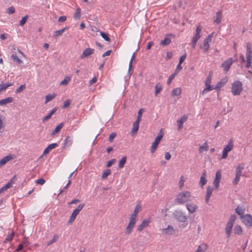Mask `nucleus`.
Here are the masks:
<instances>
[{
	"label": "nucleus",
	"instance_id": "obj_1",
	"mask_svg": "<svg viewBox=\"0 0 252 252\" xmlns=\"http://www.w3.org/2000/svg\"><path fill=\"white\" fill-rule=\"evenodd\" d=\"M191 196L189 191H185L179 193L175 199V203L177 204H184L187 202Z\"/></svg>",
	"mask_w": 252,
	"mask_h": 252
},
{
	"label": "nucleus",
	"instance_id": "obj_2",
	"mask_svg": "<svg viewBox=\"0 0 252 252\" xmlns=\"http://www.w3.org/2000/svg\"><path fill=\"white\" fill-rule=\"evenodd\" d=\"M243 90V85L240 81H234L231 86V92L234 95H239Z\"/></svg>",
	"mask_w": 252,
	"mask_h": 252
},
{
	"label": "nucleus",
	"instance_id": "obj_3",
	"mask_svg": "<svg viewBox=\"0 0 252 252\" xmlns=\"http://www.w3.org/2000/svg\"><path fill=\"white\" fill-rule=\"evenodd\" d=\"M236 219V216L235 215H232L229 219L228 221L227 222L226 227L225 228V231L226 232L227 237L229 238L231 233L232 228L234 223V222Z\"/></svg>",
	"mask_w": 252,
	"mask_h": 252
},
{
	"label": "nucleus",
	"instance_id": "obj_4",
	"mask_svg": "<svg viewBox=\"0 0 252 252\" xmlns=\"http://www.w3.org/2000/svg\"><path fill=\"white\" fill-rule=\"evenodd\" d=\"M174 218L178 221L186 222L188 220V216L181 210H176L173 213Z\"/></svg>",
	"mask_w": 252,
	"mask_h": 252
},
{
	"label": "nucleus",
	"instance_id": "obj_5",
	"mask_svg": "<svg viewBox=\"0 0 252 252\" xmlns=\"http://www.w3.org/2000/svg\"><path fill=\"white\" fill-rule=\"evenodd\" d=\"M163 136V133L160 130L158 135L156 137L154 142L153 143L152 146L151 147L150 151L153 154L156 151L158 145L159 144L160 140Z\"/></svg>",
	"mask_w": 252,
	"mask_h": 252
},
{
	"label": "nucleus",
	"instance_id": "obj_6",
	"mask_svg": "<svg viewBox=\"0 0 252 252\" xmlns=\"http://www.w3.org/2000/svg\"><path fill=\"white\" fill-rule=\"evenodd\" d=\"M241 219L246 226L251 227L252 226V217L251 215L246 214L241 216Z\"/></svg>",
	"mask_w": 252,
	"mask_h": 252
},
{
	"label": "nucleus",
	"instance_id": "obj_7",
	"mask_svg": "<svg viewBox=\"0 0 252 252\" xmlns=\"http://www.w3.org/2000/svg\"><path fill=\"white\" fill-rule=\"evenodd\" d=\"M233 144L232 140H230L228 144L224 148L222 151V158H226L228 156V153L233 148Z\"/></svg>",
	"mask_w": 252,
	"mask_h": 252
},
{
	"label": "nucleus",
	"instance_id": "obj_8",
	"mask_svg": "<svg viewBox=\"0 0 252 252\" xmlns=\"http://www.w3.org/2000/svg\"><path fill=\"white\" fill-rule=\"evenodd\" d=\"M244 169L243 166L238 165L236 169L235 178H234L233 183L234 185H237L240 181V177L242 174V170Z\"/></svg>",
	"mask_w": 252,
	"mask_h": 252
},
{
	"label": "nucleus",
	"instance_id": "obj_9",
	"mask_svg": "<svg viewBox=\"0 0 252 252\" xmlns=\"http://www.w3.org/2000/svg\"><path fill=\"white\" fill-rule=\"evenodd\" d=\"M233 63V60L232 58H230L221 64V67L223 68L225 72H227L229 70Z\"/></svg>",
	"mask_w": 252,
	"mask_h": 252
},
{
	"label": "nucleus",
	"instance_id": "obj_10",
	"mask_svg": "<svg viewBox=\"0 0 252 252\" xmlns=\"http://www.w3.org/2000/svg\"><path fill=\"white\" fill-rule=\"evenodd\" d=\"M162 233L166 235H172L175 233V230L171 225H168L167 227L161 230Z\"/></svg>",
	"mask_w": 252,
	"mask_h": 252
},
{
	"label": "nucleus",
	"instance_id": "obj_11",
	"mask_svg": "<svg viewBox=\"0 0 252 252\" xmlns=\"http://www.w3.org/2000/svg\"><path fill=\"white\" fill-rule=\"evenodd\" d=\"M221 178V174L220 171H218L216 173V177L214 181L215 188L217 189L219 187V184Z\"/></svg>",
	"mask_w": 252,
	"mask_h": 252
},
{
	"label": "nucleus",
	"instance_id": "obj_12",
	"mask_svg": "<svg viewBox=\"0 0 252 252\" xmlns=\"http://www.w3.org/2000/svg\"><path fill=\"white\" fill-rule=\"evenodd\" d=\"M94 49L90 48H86L81 55V58L84 59L88 57L90 55L94 53Z\"/></svg>",
	"mask_w": 252,
	"mask_h": 252
},
{
	"label": "nucleus",
	"instance_id": "obj_13",
	"mask_svg": "<svg viewBox=\"0 0 252 252\" xmlns=\"http://www.w3.org/2000/svg\"><path fill=\"white\" fill-rule=\"evenodd\" d=\"M186 207L188 211L191 214L194 213L198 208L196 205L190 203L186 204Z\"/></svg>",
	"mask_w": 252,
	"mask_h": 252
},
{
	"label": "nucleus",
	"instance_id": "obj_14",
	"mask_svg": "<svg viewBox=\"0 0 252 252\" xmlns=\"http://www.w3.org/2000/svg\"><path fill=\"white\" fill-rule=\"evenodd\" d=\"M78 214H79V207L76 208L72 213L71 216L70 217L69 220L67 222L68 225L72 223V222L76 219V217Z\"/></svg>",
	"mask_w": 252,
	"mask_h": 252
},
{
	"label": "nucleus",
	"instance_id": "obj_15",
	"mask_svg": "<svg viewBox=\"0 0 252 252\" xmlns=\"http://www.w3.org/2000/svg\"><path fill=\"white\" fill-rule=\"evenodd\" d=\"M150 223V220L145 219L138 226L137 230L139 232H141L143 230L145 227H147L149 225Z\"/></svg>",
	"mask_w": 252,
	"mask_h": 252
},
{
	"label": "nucleus",
	"instance_id": "obj_16",
	"mask_svg": "<svg viewBox=\"0 0 252 252\" xmlns=\"http://www.w3.org/2000/svg\"><path fill=\"white\" fill-rule=\"evenodd\" d=\"M214 190V188L212 187L208 186L207 189V192L205 196V201L207 203L209 202L210 198Z\"/></svg>",
	"mask_w": 252,
	"mask_h": 252
},
{
	"label": "nucleus",
	"instance_id": "obj_17",
	"mask_svg": "<svg viewBox=\"0 0 252 252\" xmlns=\"http://www.w3.org/2000/svg\"><path fill=\"white\" fill-rule=\"evenodd\" d=\"M246 58L252 59V48L250 42L247 43L246 46Z\"/></svg>",
	"mask_w": 252,
	"mask_h": 252
},
{
	"label": "nucleus",
	"instance_id": "obj_18",
	"mask_svg": "<svg viewBox=\"0 0 252 252\" xmlns=\"http://www.w3.org/2000/svg\"><path fill=\"white\" fill-rule=\"evenodd\" d=\"M206 171L205 170H204L202 173V175L200 177V181H199V185H200V186L202 188H203V186L207 183V181L206 179Z\"/></svg>",
	"mask_w": 252,
	"mask_h": 252
},
{
	"label": "nucleus",
	"instance_id": "obj_19",
	"mask_svg": "<svg viewBox=\"0 0 252 252\" xmlns=\"http://www.w3.org/2000/svg\"><path fill=\"white\" fill-rule=\"evenodd\" d=\"M58 146V144L56 143L49 144L44 150L43 155H46L48 154L50 151L56 148Z\"/></svg>",
	"mask_w": 252,
	"mask_h": 252
},
{
	"label": "nucleus",
	"instance_id": "obj_20",
	"mask_svg": "<svg viewBox=\"0 0 252 252\" xmlns=\"http://www.w3.org/2000/svg\"><path fill=\"white\" fill-rule=\"evenodd\" d=\"M13 158L11 155H8L0 160V167H2L8 161L12 159Z\"/></svg>",
	"mask_w": 252,
	"mask_h": 252
},
{
	"label": "nucleus",
	"instance_id": "obj_21",
	"mask_svg": "<svg viewBox=\"0 0 252 252\" xmlns=\"http://www.w3.org/2000/svg\"><path fill=\"white\" fill-rule=\"evenodd\" d=\"M172 35L171 34H166L164 40L160 41V45L162 46H165L169 45L171 42V39L170 36Z\"/></svg>",
	"mask_w": 252,
	"mask_h": 252
},
{
	"label": "nucleus",
	"instance_id": "obj_22",
	"mask_svg": "<svg viewBox=\"0 0 252 252\" xmlns=\"http://www.w3.org/2000/svg\"><path fill=\"white\" fill-rule=\"evenodd\" d=\"M188 119L187 116H182L180 119L177 120V123L178 126V129L180 130L183 128V125L184 122L187 121Z\"/></svg>",
	"mask_w": 252,
	"mask_h": 252
},
{
	"label": "nucleus",
	"instance_id": "obj_23",
	"mask_svg": "<svg viewBox=\"0 0 252 252\" xmlns=\"http://www.w3.org/2000/svg\"><path fill=\"white\" fill-rule=\"evenodd\" d=\"M208 249V245L206 243H202L197 247L194 252H205Z\"/></svg>",
	"mask_w": 252,
	"mask_h": 252
},
{
	"label": "nucleus",
	"instance_id": "obj_24",
	"mask_svg": "<svg viewBox=\"0 0 252 252\" xmlns=\"http://www.w3.org/2000/svg\"><path fill=\"white\" fill-rule=\"evenodd\" d=\"M13 101V98L12 97H8L0 100V106H4L7 103H11Z\"/></svg>",
	"mask_w": 252,
	"mask_h": 252
},
{
	"label": "nucleus",
	"instance_id": "obj_25",
	"mask_svg": "<svg viewBox=\"0 0 252 252\" xmlns=\"http://www.w3.org/2000/svg\"><path fill=\"white\" fill-rule=\"evenodd\" d=\"M222 18V13L220 11H219L216 13V18L214 20V22L216 24H220L221 22Z\"/></svg>",
	"mask_w": 252,
	"mask_h": 252
},
{
	"label": "nucleus",
	"instance_id": "obj_26",
	"mask_svg": "<svg viewBox=\"0 0 252 252\" xmlns=\"http://www.w3.org/2000/svg\"><path fill=\"white\" fill-rule=\"evenodd\" d=\"M15 178V176H14L13 178L11 179L7 184H6L4 187L1 188L0 189L1 191H4L7 190L8 189L12 187V185L14 183V181L13 180V179Z\"/></svg>",
	"mask_w": 252,
	"mask_h": 252
},
{
	"label": "nucleus",
	"instance_id": "obj_27",
	"mask_svg": "<svg viewBox=\"0 0 252 252\" xmlns=\"http://www.w3.org/2000/svg\"><path fill=\"white\" fill-rule=\"evenodd\" d=\"M57 109L56 108L53 109L46 116H45L42 119L43 122H45L47 121L55 113Z\"/></svg>",
	"mask_w": 252,
	"mask_h": 252
},
{
	"label": "nucleus",
	"instance_id": "obj_28",
	"mask_svg": "<svg viewBox=\"0 0 252 252\" xmlns=\"http://www.w3.org/2000/svg\"><path fill=\"white\" fill-rule=\"evenodd\" d=\"M11 59L14 62L18 64L22 63V61L19 59V58L16 55L15 52H13L11 55Z\"/></svg>",
	"mask_w": 252,
	"mask_h": 252
},
{
	"label": "nucleus",
	"instance_id": "obj_29",
	"mask_svg": "<svg viewBox=\"0 0 252 252\" xmlns=\"http://www.w3.org/2000/svg\"><path fill=\"white\" fill-rule=\"evenodd\" d=\"M13 85L12 83H1L0 84V91L5 90L8 87Z\"/></svg>",
	"mask_w": 252,
	"mask_h": 252
},
{
	"label": "nucleus",
	"instance_id": "obj_30",
	"mask_svg": "<svg viewBox=\"0 0 252 252\" xmlns=\"http://www.w3.org/2000/svg\"><path fill=\"white\" fill-rule=\"evenodd\" d=\"M67 29H68V27H65L62 29L55 31L54 32V36L55 37H58V36L62 35V34L64 32L65 30H67Z\"/></svg>",
	"mask_w": 252,
	"mask_h": 252
},
{
	"label": "nucleus",
	"instance_id": "obj_31",
	"mask_svg": "<svg viewBox=\"0 0 252 252\" xmlns=\"http://www.w3.org/2000/svg\"><path fill=\"white\" fill-rule=\"evenodd\" d=\"M63 123L59 124L56 127V128L54 129V130L52 131L51 134L55 135V134L58 133L61 130V129L63 128Z\"/></svg>",
	"mask_w": 252,
	"mask_h": 252
},
{
	"label": "nucleus",
	"instance_id": "obj_32",
	"mask_svg": "<svg viewBox=\"0 0 252 252\" xmlns=\"http://www.w3.org/2000/svg\"><path fill=\"white\" fill-rule=\"evenodd\" d=\"M234 232L235 234L241 235L243 232L241 226L240 225H236L234 227Z\"/></svg>",
	"mask_w": 252,
	"mask_h": 252
},
{
	"label": "nucleus",
	"instance_id": "obj_33",
	"mask_svg": "<svg viewBox=\"0 0 252 252\" xmlns=\"http://www.w3.org/2000/svg\"><path fill=\"white\" fill-rule=\"evenodd\" d=\"M137 221V216H135V215H131L129 218V224H131L132 225L135 226Z\"/></svg>",
	"mask_w": 252,
	"mask_h": 252
},
{
	"label": "nucleus",
	"instance_id": "obj_34",
	"mask_svg": "<svg viewBox=\"0 0 252 252\" xmlns=\"http://www.w3.org/2000/svg\"><path fill=\"white\" fill-rule=\"evenodd\" d=\"M134 226L131 224H128L126 227L125 234L126 235H129L132 232Z\"/></svg>",
	"mask_w": 252,
	"mask_h": 252
},
{
	"label": "nucleus",
	"instance_id": "obj_35",
	"mask_svg": "<svg viewBox=\"0 0 252 252\" xmlns=\"http://www.w3.org/2000/svg\"><path fill=\"white\" fill-rule=\"evenodd\" d=\"M70 77L69 76H65L63 80L60 83L61 86H66L69 82L70 81Z\"/></svg>",
	"mask_w": 252,
	"mask_h": 252
},
{
	"label": "nucleus",
	"instance_id": "obj_36",
	"mask_svg": "<svg viewBox=\"0 0 252 252\" xmlns=\"http://www.w3.org/2000/svg\"><path fill=\"white\" fill-rule=\"evenodd\" d=\"M126 161V157H123L119 162L118 167L119 168L124 167V165Z\"/></svg>",
	"mask_w": 252,
	"mask_h": 252
},
{
	"label": "nucleus",
	"instance_id": "obj_37",
	"mask_svg": "<svg viewBox=\"0 0 252 252\" xmlns=\"http://www.w3.org/2000/svg\"><path fill=\"white\" fill-rule=\"evenodd\" d=\"M142 210L141 205L140 204H137L134 209L133 213L131 215H135V216H137L138 213L141 211Z\"/></svg>",
	"mask_w": 252,
	"mask_h": 252
},
{
	"label": "nucleus",
	"instance_id": "obj_38",
	"mask_svg": "<svg viewBox=\"0 0 252 252\" xmlns=\"http://www.w3.org/2000/svg\"><path fill=\"white\" fill-rule=\"evenodd\" d=\"M235 212L240 216H244L245 213V209L243 208L242 207L238 206L235 209Z\"/></svg>",
	"mask_w": 252,
	"mask_h": 252
},
{
	"label": "nucleus",
	"instance_id": "obj_39",
	"mask_svg": "<svg viewBox=\"0 0 252 252\" xmlns=\"http://www.w3.org/2000/svg\"><path fill=\"white\" fill-rule=\"evenodd\" d=\"M208 150V146L207 142H205L202 146L199 148V151L200 153H202L204 151H207Z\"/></svg>",
	"mask_w": 252,
	"mask_h": 252
},
{
	"label": "nucleus",
	"instance_id": "obj_40",
	"mask_svg": "<svg viewBox=\"0 0 252 252\" xmlns=\"http://www.w3.org/2000/svg\"><path fill=\"white\" fill-rule=\"evenodd\" d=\"M209 42L203 41V45L201 46V48L203 49L205 52H207L209 49Z\"/></svg>",
	"mask_w": 252,
	"mask_h": 252
},
{
	"label": "nucleus",
	"instance_id": "obj_41",
	"mask_svg": "<svg viewBox=\"0 0 252 252\" xmlns=\"http://www.w3.org/2000/svg\"><path fill=\"white\" fill-rule=\"evenodd\" d=\"M172 96H177L181 94V90L180 88H177L176 89H173L172 91Z\"/></svg>",
	"mask_w": 252,
	"mask_h": 252
},
{
	"label": "nucleus",
	"instance_id": "obj_42",
	"mask_svg": "<svg viewBox=\"0 0 252 252\" xmlns=\"http://www.w3.org/2000/svg\"><path fill=\"white\" fill-rule=\"evenodd\" d=\"M56 94H47L45 97V103H47L48 101L51 100L56 96Z\"/></svg>",
	"mask_w": 252,
	"mask_h": 252
},
{
	"label": "nucleus",
	"instance_id": "obj_43",
	"mask_svg": "<svg viewBox=\"0 0 252 252\" xmlns=\"http://www.w3.org/2000/svg\"><path fill=\"white\" fill-rule=\"evenodd\" d=\"M225 82L226 81L225 80V79H222V80L220 81L219 82L217 83L214 89L216 90L220 89V88L224 86Z\"/></svg>",
	"mask_w": 252,
	"mask_h": 252
},
{
	"label": "nucleus",
	"instance_id": "obj_44",
	"mask_svg": "<svg viewBox=\"0 0 252 252\" xmlns=\"http://www.w3.org/2000/svg\"><path fill=\"white\" fill-rule=\"evenodd\" d=\"M111 174V170L110 169H106L104 170L102 173L101 179L102 180L105 179L108 175Z\"/></svg>",
	"mask_w": 252,
	"mask_h": 252
},
{
	"label": "nucleus",
	"instance_id": "obj_45",
	"mask_svg": "<svg viewBox=\"0 0 252 252\" xmlns=\"http://www.w3.org/2000/svg\"><path fill=\"white\" fill-rule=\"evenodd\" d=\"M139 124L137 122L133 123L131 132L135 133L137 132L139 129Z\"/></svg>",
	"mask_w": 252,
	"mask_h": 252
},
{
	"label": "nucleus",
	"instance_id": "obj_46",
	"mask_svg": "<svg viewBox=\"0 0 252 252\" xmlns=\"http://www.w3.org/2000/svg\"><path fill=\"white\" fill-rule=\"evenodd\" d=\"M100 35L102 36V37L106 41L110 42V38H109L108 33H106L104 32H100Z\"/></svg>",
	"mask_w": 252,
	"mask_h": 252
},
{
	"label": "nucleus",
	"instance_id": "obj_47",
	"mask_svg": "<svg viewBox=\"0 0 252 252\" xmlns=\"http://www.w3.org/2000/svg\"><path fill=\"white\" fill-rule=\"evenodd\" d=\"M162 89V86L159 83L156 84L155 86V95L157 96L158 94L160 92Z\"/></svg>",
	"mask_w": 252,
	"mask_h": 252
},
{
	"label": "nucleus",
	"instance_id": "obj_48",
	"mask_svg": "<svg viewBox=\"0 0 252 252\" xmlns=\"http://www.w3.org/2000/svg\"><path fill=\"white\" fill-rule=\"evenodd\" d=\"M26 88V85L23 84L21 85L19 87H18L15 91V93L19 94L21 93Z\"/></svg>",
	"mask_w": 252,
	"mask_h": 252
},
{
	"label": "nucleus",
	"instance_id": "obj_49",
	"mask_svg": "<svg viewBox=\"0 0 252 252\" xmlns=\"http://www.w3.org/2000/svg\"><path fill=\"white\" fill-rule=\"evenodd\" d=\"M185 181V180L183 176H181L180 177V180L179 181V189H183V187L184 185V182Z\"/></svg>",
	"mask_w": 252,
	"mask_h": 252
},
{
	"label": "nucleus",
	"instance_id": "obj_50",
	"mask_svg": "<svg viewBox=\"0 0 252 252\" xmlns=\"http://www.w3.org/2000/svg\"><path fill=\"white\" fill-rule=\"evenodd\" d=\"M14 235V232H12L10 234L6 236V238L5 239L4 242L11 241L13 238Z\"/></svg>",
	"mask_w": 252,
	"mask_h": 252
},
{
	"label": "nucleus",
	"instance_id": "obj_51",
	"mask_svg": "<svg viewBox=\"0 0 252 252\" xmlns=\"http://www.w3.org/2000/svg\"><path fill=\"white\" fill-rule=\"evenodd\" d=\"M28 18V15H26V16L23 17L22 18V19L20 20V23H19V25L21 26H23L24 25H25V24L27 22Z\"/></svg>",
	"mask_w": 252,
	"mask_h": 252
},
{
	"label": "nucleus",
	"instance_id": "obj_52",
	"mask_svg": "<svg viewBox=\"0 0 252 252\" xmlns=\"http://www.w3.org/2000/svg\"><path fill=\"white\" fill-rule=\"evenodd\" d=\"M177 75L173 73H172L169 77L168 78V80L167 82V84L168 85H170L172 82V81L174 79V78L175 77V76H176Z\"/></svg>",
	"mask_w": 252,
	"mask_h": 252
},
{
	"label": "nucleus",
	"instance_id": "obj_53",
	"mask_svg": "<svg viewBox=\"0 0 252 252\" xmlns=\"http://www.w3.org/2000/svg\"><path fill=\"white\" fill-rule=\"evenodd\" d=\"M71 143H72V140H71V138L69 136H67L65 139L64 146H69L70 145H71Z\"/></svg>",
	"mask_w": 252,
	"mask_h": 252
},
{
	"label": "nucleus",
	"instance_id": "obj_54",
	"mask_svg": "<svg viewBox=\"0 0 252 252\" xmlns=\"http://www.w3.org/2000/svg\"><path fill=\"white\" fill-rule=\"evenodd\" d=\"M15 8L13 6H10L9 7H8L7 9V12L9 14H13L15 12Z\"/></svg>",
	"mask_w": 252,
	"mask_h": 252
},
{
	"label": "nucleus",
	"instance_id": "obj_55",
	"mask_svg": "<svg viewBox=\"0 0 252 252\" xmlns=\"http://www.w3.org/2000/svg\"><path fill=\"white\" fill-rule=\"evenodd\" d=\"M70 102H71V101L70 99H66L63 103V108H66L68 107L69 106V105L70 104Z\"/></svg>",
	"mask_w": 252,
	"mask_h": 252
},
{
	"label": "nucleus",
	"instance_id": "obj_56",
	"mask_svg": "<svg viewBox=\"0 0 252 252\" xmlns=\"http://www.w3.org/2000/svg\"><path fill=\"white\" fill-rule=\"evenodd\" d=\"M181 63H178V64L177 65V67L174 71V73H175L176 75H177V74L179 72V71L182 69V67L181 65Z\"/></svg>",
	"mask_w": 252,
	"mask_h": 252
},
{
	"label": "nucleus",
	"instance_id": "obj_57",
	"mask_svg": "<svg viewBox=\"0 0 252 252\" xmlns=\"http://www.w3.org/2000/svg\"><path fill=\"white\" fill-rule=\"evenodd\" d=\"M45 182V180L43 178L38 179L36 181V183L38 185H42Z\"/></svg>",
	"mask_w": 252,
	"mask_h": 252
},
{
	"label": "nucleus",
	"instance_id": "obj_58",
	"mask_svg": "<svg viewBox=\"0 0 252 252\" xmlns=\"http://www.w3.org/2000/svg\"><path fill=\"white\" fill-rule=\"evenodd\" d=\"M116 136V133L115 132L111 133L109 137V140L110 142H112L113 139Z\"/></svg>",
	"mask_w": 252,
	"mask_h": 252
},
{
	"label": "nucleus",
	"instance_id": "obj_59",
	"mask_svg": "<svg viewBox=\"0 0 252 252\" xmlns=\"http://www.w3.org/2000/svg\"><path fill=\"white\" fill-rule=\"evenodd\" d=\"M247 59V60H246V68H249L251 65V63H252V59H249V58H246Z\"/></svg>",
	"mask_w": 252,
	"mask_h": 252
},
{
	"label": "nucleus",
	"instance_id": "obj_60",
	"mask_svg": "<svg viewBox=\"0 0 252 252\" xmlns=\"http://www.w3.org/2000/svg\"><path fill=\"white\" fill-rule=\"evenodd\" d=\"M116 161V159L113 158L110 160H109L107 163V167H109L112 166V164Z\"/></svg>",
	"mask_w": 252,
	"mask_h": 252
},
{
	"label": "nucleus",
	"instance_id": "obj_61",
	"mask_svg": "<svg viewBox=\"0 0 252 252\" xmlns=\"http://www.w3.org/2000/svg\"><path fill=\"white\" fill-rule=\"evenodd\" d=\"M57 239H58V237L57 236H54L53 238L47 244L48 245H51L52 244H53V243L55 242L56 241H57Z\"/></svg>",
	"mask_w": 252,
	"mask_h": 252
},
{
	"label": "nucleus",
	"instance_id": "obj_62",
	"mask_svg": "<svg viewBox=\"0 0 252 252\" xmlns=\"http://www.w3.org/2000/svg\"><path fill=\"white\" fill-rule=\"evenodd\" d=\"M66 16H61L58 18V21L59 22H63L66 21Z\"/></svg>",
	"mask_w": 252,
	"mask_h": 252
},
{
	"label": "nucleus",
	"instance_id": "obj_63",
	"mask_svg": "<svg viewBox=\"0 0 252 252\" xmlns=\"http://www.w3.org/2000/svg\"><path fill=\"white\" fill-rule=\"evenodd\" d=\"M187 57L186 54H184L179 59V63H182L185 60L186 58Z\"/></svg>",
	"mask_w": 252,
	"mask_h": 252
},
{
	"label": "nucleus",
	"instance_id": "obj_64",
	"mask_svg": "<svg viewBox=\"0 0 252 252\" xmlns=\"http://www.w3.org/2000/svg\"><path fill=\"white\" fill-rule=\"evenodd\" d=\"M200 34H197L196 33L193 36L192 39L193 40L198 41V40L200 38Z\"/></svg>",
	"mask_w": 252,
	"mask_h": 252
}]
</instances>
